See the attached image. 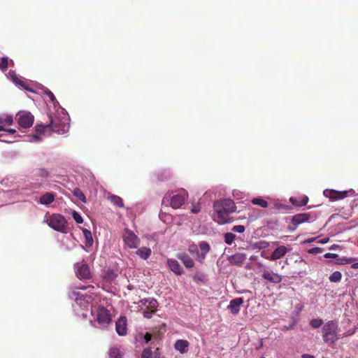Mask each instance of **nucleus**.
Segmentation results:
<instances>
[{"label": "nucleus", "mask_w": 358, "mask_h": 358, "mask_svg": "<svg viewBox=\"0 0 358 358\" xmlns=\"http://www.w3.org/2000/svg\"><path fill=\"white\" fill-rule=\"evenodd\" d=\"M47 224L57 231L66 233L68 224L66 218L61 214L54 213L44 220Z\"/></svg>", "instance_id": "20e7f679"}, {"label": "nucleus", "mask_w": 358, "mask_h": 358, "mask_svg": "<svg viewBox=\"0 0 358 358\" xmlns=\"http://www.w3.org/2000/svg\"><path fill=\"white\" fill-rule=\"evenodd\" d=\"M252 203L254 205L259 206L264 208L268 207V202L262 198H255L252 200Z\"/></svg>", "instance_id": "c756f323"}, {"label": "nucleus", "mask_w": 358, "mask_h": 358, "mask_svg": "<svg viewBox=\"0 0 358 358\" xmlns=\"http://www.w3.org/2000/svg\"><path fill=\"white\" fill-rule=\"evenodd\" d=\"M355 261V258L353 257H342L338 259L337 263L339 264H347L352 263Z\"/></svg>", "instance_id": "473e14b6"}, {"label": "nucleus", "mask_w": 358, "mask_h": 358, "mask_svg": "<svg viewBox=\"0 0 358 358\" xmlns=\"http://www.w3.org/2000/svg\"><path fill=\"white\" fill-rule=\"evenodd\" d=\"M76 275L80 280L91 278V273L88 265L86 264H77Z\"/></svg>", "instance_id": "9d476101"}, {"label": "nucleus", "mask_w": 358, "mask_h": 358, "mask_svg": "<svg viewBox=\"0 0 358 358\" xmlns=\"http://www.w3.org/2000/svg\"><path fill=\"white\" fill-rule=\"evenodd\" d=\"M34 138H36V140H38V139H39V138H38V135H34Z\"/></svg>", "instance_id": "6e6d98bb"}, {"label": "nucleus", "mask_w": 358, "mask_h": 358, "mask_svg": "<svg viewBox=\"0 0 358 358\" xmlns=\"http://www.w3.org/2000/svg\"><path fill=\"white\" fill-rule=\"evenodd\" d=\"M338 257V255L336 254H332V253H327L324 255V257L326 258H328V257Z\"/></svg>", "instance_id": "8fccbe9b"}, {"label": "nucleus", "mask_w": 358, "mask_h": 358, "mask_svg": "<svg viewBox=\"0 0 358 358\" xmlns=\"http://www.w3.org/2000/svg\"><path fill=\"white\" fill-rule=\"evenodd\" d=\"M186 199L185 194H177L171 198L170 205L173 208H179L185 203Z\"/></svg>", "instance_id": "f8f14e48"}, {"label": "nucleus", "mask_w": 358, "mask_h": 358, "mask_svg": "<svg viewBox=\"0 0 358 358\" xmlns=\"http://www.w3.org/2000/svg\"><path fill=\"white\" fill-rule=\"evenodd\" d=\"M328 241H329V238H325V239H323V240L320 241H319V243H322V244H324V243H327V242H328Z\"/></svg>", "instance_id": "864d4df0"}, {"label": "nucleus", "mask_w": 358, "mask_h": 358, "mask_svg": "<svg viewBox=\"0 0 358 358\" xmlns=\"http://www.w3.org/2000/svg\"><path fill=\"white\" fill-rule=\"evenodd\" d=\"M201 210V208L199 206H193L191 209V212L193 213H198Z\"/></svg>", "instance_id": "09e8293b"}, {"label": "nucleus", "mask_w": 358, "mask_h": 358, "mask_svg": "<svg viewBox=\"0 0 358 358\" xmlns=\"http://www.w3.org/2000/svg\"><path fill=\"white\" fill-rule=\"evenodd\" d=\"M124 243L129 248H137L140 244V239L133 231L125 229L122 235Z\"/></svg>", "instance_id": "6e6552de"}, {"label": "nucleus", "mask_w": 358, "mask_h": 358, "mask_svg": "<svg viewBox=\"0 0 358 358\" xmlns=\"http://www.w3.org/2000/svg\"><path fill=\"white\" fill-rule=\"evenodd\" d=\"M166 264L169 268L177 275H181L183 273V269L178 262L173 259H167Z\"/></svg>", "instance_id": "ddd939ff"}, {"label": "nucleus", "mask_w": 358, "mask_h": 358, "mask_svg": "<svg viewBox=\"0 0 358 358\" xmlns=\"http://www.w3.org/2000/svg\"><path fill=\"white\" fill-rule=\"evenodd\" d=\"M339 330L337 322L330 320L325 323L322 328L324 342L328 345L334 344L339 339Z\"/></svg>", "instance_id": "f03ea898"}, {"label": "nucleus", "mask_w": 358, "mask_h": 358, "mask_svg": "<svg viewBox=\"0 0 358 358\" xmlns=\"http://www.w3.org/2000/svg\"><path fill=\"white\" fill-rule=\"evenodd\" d=\"M8 67V57H3L0 62V69L2 71H6Z\"/></svg>", "instance_id": "72a5a7b5"}, {"label": "nucleus", "mask_w": 358, "mask_h": 358, "mask_svg": "<svg viewBox=\"0 0 358 358\" xmlns=\"http://www.w3.org/2000/svg\"><path fill=\"white\" fill-rule=\"evenodd\" d=\"M262 278L273 283H280L282 280V275L278 273H270L268 271H264L262 274Z\"/></svg>", "instance_id": "dca6fc26"}, {"label": "nucleus", "mask_w": 358, "mask_h": 358, "mask_svg": "<svg viewBox=\"0 0 358 358\" xmlns=\"http://www.w3.org/2000/svg\"><path fill=\"white\" fill-rule=\"evenodd\" d=\"M17 121L20 127L27 129L33 125L34 121V115L26 111H20L16 115Z\"/></svg>", "instance_id": "0eeeda50"}, {"label": "nucleus", "mask_w": 358, "mask_h": 358, "mask_svg": "<svg viewBox=\"0 0 358 358\" xmlns=\"http://www.w3.org/2000/svg\"><path fill=\"white\" fill-rule=\"evenodd\" d=\"M308 197L307 196H302L298 198L291 197L289 201L291 203L297 207H302L306 206L308 202Z\"/></svg>", "instance_id": "412c9836"}, {"label": "nucleus", "mask_w": 358, "mask_h": 358, "mask_svg": "<svg viewBox=\"0 0 358 358\" xmlns=\"http://www.w3.org/2000/svg\"><path fill=\"white\" fill-rule=\"evenodd\" d=\"M136 255L143 259H147L151 255V250L147 247H142L136 251Z\"/></svg>", "instance_id": "b1692460"}, {"label": "nucleus", "mask_w": 358, "mask_h": 358, "mask_svg": "<svg viewBox=\"0 0 358 358\" xmlns=\"http://www.w3.org/2000/svg\"><path fill=\"white\" fill-rule=\"evenodd\" d=\"M230 262L234 264H238L243 262V259L240 255H233L229 258Z\"/></svg>", "instance_id": "58836bf2"}, {"label": "nucleus", "mask_w": 358, "mask_h": 358, "mask_svg": "<svg viewBox=\"0 0 358 358\" xmlns=\"http://www.w3.org/2000/svg\"><path fill=\"white\" fill-rule=\"evenodd\" d=\"M287 252V248L285 245H280L275 248L268 259L271 261H275L283 257Z\"/></svg>", "instance_id": "2eb2a0df"}, {"label": "nucleus", "mask_w": 358, "mask_h": 358, "mask_svg": "<svg viewBox=\"0 0 358 358\" xmlns=\"http://www.w3.org/2000/svg\"><path fill=\"white\" fill-rule=\"evenodd\" d=\"M72 216H73V218L74 219V220L78 223V224H81L83 223V217H81V215H80L79 213L76 212V211H73V213H72Z\"/></svg>", "instance_id": "4c0bfd02"}, {"label": "nucleus", "mask_w": 358, "mask_h": 358, "mask_svg": "<svg viewBox=\"0 0 358 358\" xmlns=\"http://www.w3.org/2000/svg\"><path fill=\"white\" fill-rule=\"evenodd\" d=\"M47 95L48 96V97L50 98L51 101L54 102L56 100V98H55V95L50 91H49L47 93Z\"/></svg>", "instance_id": "de8ad7c7"}, {"label": "nucleus", "mask_w": 358, "mask_h": 358, "mask_svg": "<svg viewBox=\"0 0 358 358\" xmlns=\"http://www.w3.org/2000/svg\"><path fill=\"white\" fill-rule=\"evenodd\" d=\"M156 312L155 310H145L143 311V315L144 317L147 319H150L152 317V315Z\"/></svg>", "instance_id": "a19ab883"}, {"label": "nucleus", "mask_w": 358, "mask_h": 358, "mask_svg": "<svg viewBox=\"0 0 358 358\" xmlns=\"http://www.w3.org/2000/svg\"><path fill=\"white\" fill-rule=\"evenodd\" d=\"M342 274L340 271H334L329 276V280L333 282H337L341 280Z\"/></svg>", "instance_id": "2f4dec72"}, {"label": "nucleus", "mask_w": 358, "mask_h": 358, "mask_svg": "<svg viewBox=\"0 0 358 358\" xmlns=\"http://www.w3.org/2000/svg\"><path fill=\"white\" fill-rule=\"evenodd\" d=\"M127 318L121 316L115 323V329L119 336L127 334Z\"/></svg>", "instance_id": "4468645a"}, {"label": "nucleus", "mask_w": 358, "mask_h": 358, "mask_svg": "<svg viewBox=\"0 0 358 358\" xmlns=\"http://www.w3.org/2000/svg\"><path fill=\"white\" fill-rule=\"evenodd\" d=\"M56 194L52 192H46L40 197L39 202L43 205H49L55 199Z\"/></svg>", "instance_id": "aec40b11"}, {"label": "nucleus", "mask_w": 358, "mask_h": 358, "mask_svg": "<svg viewBox=\"0 0 358 358\" xmlns=\"http://www.w3.org/2000/svg\"><path fill=\"white\" fill-rule=\"evenodd\" d=\"M262 358H265V357H262Z\"/></svg>", "instance_id": "13d9d810"}, {"label": "nucleus", "mask_w": 358, "mask_h": 358, "mask_svg": "<svg viewBox=\"0 0 358 358\" xmlns=\"http://www.w3.org/2000/svg\"><path fill=\"white\" fill-rule=\"evenodd\" d=\"M152 339V334L150 333H146L144 336V341L145 343H149Z\"/></svg>", "instance_id": "a18cd8bd"}, {"label": "nucleus", "mask_w": 358, "mask_h": 358, "mask_svg": "<svg viewBox=\"0 0 358 358\" xmlns=\"http://www.w3.org/2000/svg\"><path fill=\"white\" fill-rule=\"evenodd\" d=\"M109 199L115 206L119 208L124 207V202L121 197L116 195H111L109 196Z\"/></svg>", "instance_id": "a878e982"}, {"label": "nucleus", "mask_w": 358, "mask_h": 358, "mask_svg": "<svg viewBox=\"0 0 358 358\" xmlns=\"http://www.w3.org/2000/svg\"><path fill=\"white\" fill-rule=\"evenodd\" d=\"M94 287L92 285H88V286H76L73 289V290L71 292V294L70 295V297L72 299H75L76 303L80 305V306H85L86 303H90L92 301L93 297L92 295L90 294H81L79 292H78V289H93Z\"/></svg>", "instance_id": "39448f33"}, {"label": "nucleus", "mask_w": 358, "mask_h": 358, "mask_svg": "<svg viewBox=\"0 0 358 358\" xmlns=\"http://www.w3.org/2000/svg\"><path fill=\"white\" fill-rule=\"evenodd\" d=\"M141 302H142L143 305L146 307L147 309L157 310L158 302L156 299H145L143 301H141Z\"/></svg>", "instance_id": "5701e85b"}, {"label": "nucleus", "mask_w": 358, "mask_h": 358, "mask_svg": "<svg viewBox=\"0 0 358 358\" xmlns=\"http://www.w3.org/2000/svg\"><path fill=\"white\" fill-rule=\"evenodd\" d=\"M324 195L332 201L343 199L347 196V192H338L334 189H325Z\"/></svg>", "instance_id": "9b49d317"}, {"label": "nucleus", "mask_w": 358, "mask_h": 358, "mask_svg": "<svg viewBox=\"0 0 358 358\" xmlns=\"http://www.w3.org/2000/svg\"><path fill=\"white\" fill-rule=\"evenodd\" d=\"M152 351L151 348H147L143 350L141 354V358H152Z\"/></svg>", "instance_id": "e433bc0d"}, {"label": "nucleus", "mask_w": 358, "mask_h": 358, "mask_svg": "<svg viewBox=\"0 0 358 358\" xmlns=\"http://www.w3.org/2000/svg\"><path fill=\"white\" fill-rule=\"evenodd\" d=\"M83 233L85 238V245L87 247H91L93 244V238L91 231L87 229H83Z\"/></svg>", "instance_id": "393cba45"}, {"label": "nucleus", "mask_w": 358, "mask_h": 358, "mask_svg": "<svg viewBox=\"0 0 358 358\" xmlns=\"http://www.w3.org/2000/svg\"><path fill=\"white\" fill-rule=\"evenodd\" d=\"M236 235L232 232H228L224 234V241L227 244L231 245L236 238Z\"/></svg>", "instance_id": "7c9ffc66"}, {"label": "nucleus", "mask_w": 358, "mask_h": 358, "mask_svg": "<svg viewBox=\"0 0 358 358\" xmlns=\"http://www.w3.org/2000/svg\"><path fill=\"white\" fill-rule=\"evenodd\" d=\"M6 131V132H8V133H9V134H15V131H16L15 129H7V130H6V129H5L3 128V127L2 125H0V131Z\"/></svg>", "instance_id": "49530a36"}, {"label": "nucleus", "mask_w": 358, "mask_h": 358, "mask_svg": "<svg viewBox=\"0 0 358 358\" xmlns=\"http://www.w3.org/2000/svg\"><path fill=\"white\" fill-rule=\"evenodd\" d=\"M315 220L310 213H299L294 215L291 220V223L295 226L292 230L296 229V227L299 224H301L305 222H308L310 221H313Z\"/></svg>", "instance_id": "1a4fd4ad"}, {"label": "nucleus", "mask_w": 358, "mask_h": 358, "mask_svg": "<svg viewBox=\"0 0 358 358\" xmlns=\"http://www.w3.org/2000/svg\"><path fill=\"white\" fill-rule=\"evenodd\" d=\"M189 252L191 254L197 253V255H198L199 253L197 252V246L196 245H190L189 248Z\"/></svg>", "instance_id": "c03bdc74"}, {"label": "nucleus", "mask_w": 358, "mask_h": 358, "mask_svg": "<svg viewBox=\"0 0 358 358\" xmlns=\"http://www.w3.org/2000/svg\"><path fill=\"white\" fill-rule=\"evenodd\" d=\"M322 324L323 321L322 319L320 318L313 319L310 322V326L315 329L319 328Z\"/></svg>", "instance_id": "c9c22d12"}, {"label": "nucleus", "mask_w": 358, "mask_h": 358, "mask_svg": "<svg viewBox=\"0 0 358 358\" xmlns=\"http://www.w3.org/2000/svg\"><path fill=\"white\" fill-rule=\"evenodd\" d=\"M49 119L50 123L47 124V127H49L50 131L59 134H64L69 131V119L66 115H50Z\"/></svg>", "instance_id": "7ed1b4c3"}, {"label": "nucleus", "mask_w": 358, "mask_h": 358, "mask_svg": "<svg viewBox=\"0 0 358 358\" xmlns=\"http://www.w3.org/2000/svg\"><path fill=\"white\" fill-rule=\"evenodd\" d=\"M18 84H19L20 85L23 86L24 83H23L22 81H20Z\"/></svg>", "instance_id": "4d7b16f0"}, {"label": "nucleus", "mask_w": 358, "mask_h": 358, "mask_svg": "<svg viewBox=\"0 0 358 358\" xmlns=\"http://www.w3.org/2000/svg\"><path fill=\"white\" fill-rule=\"evenodd\" d=\"M314 240H315V238H309V239L306 240L304 242H305V243H311V242H313Z\"/></svg>", "instance_id": "5fc2aeb1"}, {"label": "nucleus", "mask_w": 358, "mask_h": 358, "mask_svg": "<svg viewBox=\"0 0 358 358\" xmlns=\"http://www.w3.org/2000/svg\"><path fill=\"white\" fill-rule=\"evenodd\" d=\"M123 355L120 350L117 347H113L109 350L110 358H122Z\"/></svg>", "instance_id": "bb28decb"}, {"label": "nucleus", "mask_w": 358, "mask_h": 358, "mask_svg": "<svg viewBox=\"0 0 358 358\" xmlns=\"http://www.w3.org/2000/svg\"><path fill=\"white\" fill-rule=\"evenodd\" d=\"M73 194L77 197L80 201H81L83 203L86 202V197L84 194V193L79 189V188H75L73 190Z\"/></svg>", "instance_id": "c85d7f7f"}, {"label": "nucleus", "mask_w": 358, "mask_h": 358, "mask_svg": "<svg viewBox=\"0 0 358 358\" xmlns=\"http://www.w3.org/2000/svg\"><path fill=\"white\" fill-rule=\"evenodd\" d=\"M322 251V249L321 248L315 247L313 248H310L308 250V252L313 255H316L318 253H320Z\"/></svg>", "instance_id": "37998d69"}, {"label": "nucleus", "mask_w": 358, "mask_h": 358, "mask_svg": "<svg viewBox=\"0 0 358 358\" xmlns=\"http://www.w3.org/2000/svg\"><path fill=\"white\" fill-rule=\"evenodd\" d=\"M213 208L217 214L215 220L220 224L229 223L231 221L229 217L230 214L236 210V206L233 200L229 199L215 201Z\"/></svg>", "instance_id": "f257e3e1"}, {"label": "nucleus", "mask_w": 358, "mask_h": 358, "mask_svg": "<svg viewBox=\"0 0 358 358\" xmlns=\"http://www.w3.org/2000/svg\"><path fill=\"white\" fill-rule=\"evenodd\" d=\"M96 320L103 327L109 325L112 320L109 310L103 306H99L96 310Z\"/></svg>", "instance_id": "423d86ee"}, {"label": "nucleus", "mask_w": 358, "mask_h": 358, "mask_svg": "<svg viewBox=\"0 0 358 358\" xmlns=\"http://www.w3.org/2000/svg\"><path fill=\"white\" fill-rule=\"evenodd\" d=\"M245 228L243 225H236V226H234L231 229V231L233 232L239 233V234L243 233L245 231Z\"/></svg>", "instance_id": "ea45409f"}, {"label": "nucleus", "mask_w": 358, "mask_h": 358, "mask_svg": "<svg viewBox=\"0 0 358 358\" xmlns=\"http://www.w3.org/2000/svg\"><path fill=\"white\" fill-rule=\"evenodd\" d=\"M188 346H189V343L186 340H178L175 343L176 350L179 351L182 354H183L187 351Z\"/></svg>", "instance_id": "4be33fe9"}, {"label": "nucleus", "mask_w": 358, "mask_h": 358, "mask_svg": "<svg viewBox=\"0 0 358 358\" xmlns=\"http://www.w3.org/2000/svg\"><path fill=\"white\" fill-rule=\"evenodd\" d=\"M48 130H50V129L49 127H47V124H37L36 126V131L37 134H44Z\"/></svg>", "instance_id": "f704fd0d"}, {"label": "nucleus", "mask_w": 358, "mask_h": 358, "mask_svg": "<svg viewBox=\"0 0 358 358\" xmlns=\"http://www.w3.org/2000/svg\"><path fill=\"white\" fill-rule=\"evenodd\" d=\"M243 299L242 298H236L230 301L227 308L231 310L232 314L236 315L239 313L240 306L243 304Z\"/></svg>", "instance_id": "f3484780"}, {"label": "nucleus", "mask_w": 358, "mask_h": 358, "mask_svg": "<svg viewBox=\"0 0 358 358\" xmlns=\"http://www.w3.org/2000/svg\"><path fill=\"white\" fill-rule=\"evenodd\" d=\"M351 267L352 268L357 269L358 268V262L354 263L351 265Z\"/></svg>", "instance_id": "603ef678"}, {"label": "nucleus", "mask_w": 358, "mask_h": 358, "mask_svg": "<svg viewBox=\"0 0 358 358\" xmlns=\"http://www.w3.org/2000/svg\"><path fill=\"white\" fill-rule=\"evenodd\" d=\"M34 176L36 178H46L49 176V173L45 169H38L34 171Z\"/></svg>", "instance_id": "cd10ccee"}, {"label": "nucleus", "mask_w": 358, "mask_h": 358, "mask_svg": "<svg viewBox=\"0 0 358 358\" xmlns=\"http://www.w3.org/2000/svg\"><path fill=\"white\" fill-rule=\"evenodd\" d=\"M199 248L201 253L198 254V260L201 262L206 258L207 253L210 251V247L208 243L201 241L199 243Z\"/></svg>", "instance_id": "6ab92c4d"}, {"label": "nucleus", "mask_w": 358, "mask_h": 358, "mask_svg": "<svg viewBox=\"0 0 358 358\" xmlns=\"http://www.w3.org/2000/svg\"><path fill=\"white\" fill-rule=\"evenodd\" d=\"M13 122V119L12 116H7L4 120L0 119V123H6L8 125L12 124Z\"/></svg>", "instance_id": "79ce46f5"}, {"label": "nucleus", "mask_w": 358, "mask_h": 358, "mask_svg": "<svg viewBox=\"0 0 358 358\" xmlns=\"http://www.w3.org/2000/svg\"><path fill=\"white\" fill-rule=\"evenodd\" d=\"M302 358H315L314 356L311 355H308V354H304L302 355L301 357Z\"/></svg>", "instance_id": "3c124183"}, {"label": "nucleus", "mask_w": 358, "mask_h": 358, "mask_svg": "<svg viewBox=\"0 0 358 358\" xmlns=\"http://www.w3.org/2000/svg\"><path fill=\"white\" fill-rule=\"evenodd\" d=\"M176 257L180 259L187 268H192L194 266L193 259L186 253H178Z\"/></svg>", "instance_id": "a211bd4d"}]
</instances>
